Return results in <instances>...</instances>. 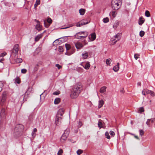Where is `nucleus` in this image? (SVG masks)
<instances>
[{
	"label": "nucleus",
	"mask_w": 155,
	"mask_h": 155,
	"mask_svg": "<svg viewBox=\"0 0 155 155\" xmlns=\"http://www.w3.org/2000/svg\"><path fill=\"white\" fill-rule=\"evenodd\" d=\"M82 89V86L81 84H79L74 85L73 88L70 94L71 98L72 99L77 98L80 93Z\"/></svg>",
	"instance_id": "nucleus-1"
},
{
	"label": "nucleus",
	"mask_w": 155,
	"mask_h": 155,
	"mask_svg": "<svg viewBox=\"0 0 155 155\" xmlns=\"http://www.w3.org/2000/svg\"><path fill=\"white\" fill-rule=\"evenodd\" d=\"M23 126L21 125H17L15 127L14 129L13 135L16 138L20 136L22 134V132L23 130L22 128Z\"/></svg>",
	"instance_id": "nucleus-2"
},
{
	"label": "nucleus",
	"mask_w": 155,
	"mask_h": 155,
	"mask_svg": "<svg viewBox=\"0 0 155 155\" xmlns=\"http://www.w3.org/2000/svg\"><path fill=\"white\" fill-rule=\"evenodd\" d=\"M121 1L122 0H112L111 4L112 8L115 10L118 9L122 4Z\"/></svg>",
	"instance_id": "nucleus-3"
},
{
	"label": "nucleus",
	"mask_w": 155,
	"mask_h": 155,
	"mask_svg": "<svg viewBox=\"0 0 155 155\" xmlns=\"http://www.w3.org/2000/svg\"><path fill=\"white\" fill-rule=\"evenodd\" d=\"M19 45L18 44H15L11 52L10 57L12 58L13 57H15L17 54L18 51Z\"/></svg>",
	"instance_id": "nucleus-4"
},
{
	"label": "nucleus",
	"mask_w": 155,
	"mask_h": 155,
	"mask_svg": "<svg viewBox=\"0 0 155 155\" xmlns=\"http://www.w3.org/2000/svg\"><path fill=\"white\" fill-rule=\"evenodd\" d=\"M7 98V94L6 92L5 91L2 93V98L0 100V104L2 106L4 104Z\"/></svg>",
	"instance_id": "nucleus-5"
},
{
	"label": "nucleus",
	"mask_w": 155,
	"mask_h": 155,
	"mask_svg": "<svg viewBox=\"0 0 155 155\" xmlns=\"http://www.w3.org/2000/svg\"><path fill=\"white\" fill-rule=\"evenodd\" d=\"M69 51H67L65 53V54L68 55H70L73 54L75 51V49L74 47H71Z\"/></svg>",
	"instance_id": "nucleus-6"
},
{
	"label": "nucleus",
	"mask_w": 155,
	"mask_h": 155,
	"mask_svg": "<svg viewBox=\"0 0 155 155\" xmlns=\"http://www.w3.org/2000/svg\"><path fill=\"white\" fill-rule=\"evenodd\" d=\"M120 38V36L119 33L117 34L116 35L114 36L112 39H114L113 40L114 44H115L118 41Z\"/></svg>",
	"instance_id": "nucleus-7"
},
{
	"label": "nucleus",
	"mask_w": 155,
	"mask_h": 155,
	"mask_svg": "<svg viewBox=\"0 0 155 155\" xmlns=\"http://www.w3.org/2000/svg\"><path fill=\"white\" fill-rule=\"evenodd\" d=\"M62 118L60 117L56 116L55 118V124L56 125H59L61 123Z\"/></svg>",
	"instance_id": "nucleus-8"
},
{
	"label": "nucleus",
	"mask_w": 155,
	"mask_h": 155,
	"mask_svg": "<svg viewBox=\"0 0 155 155\" xmlns=\"http://www.w3.org/2000/svg\"><path fill=\"white\" fill-rule=\"evenodd\" d=\"M82 33H84V35L83 36H80V37H79V38H81V39L82 38H85L87 37V36L88 35V33L87 31H80L79 32H78L77 33V34H80L81 35Z\"/></svg>",
	"instance_id": "nucleus-9"
},
{
	"label": "nucleus",
	"mask_w": 155,
	"mask_h": 155,
	"mask_svg": "<svg viewBox=\"0 0 155 155\" xmlns=\"http://www.w3.org/2000/svg\"><path fill=\"white\" fill-rule=\"evenodd\" d=\"M81 65L82 66L84 69L86 70H88L90 66V65L89 62H87L84 64L82 63H81Z\"/></svg>",
	"instance_id": "nucleus-10"
},
{
	"label": "nucleus",
	"mask_w": 155,
	"mask_h": 155,
	"mask_svg": "<svg viewBox=\"0 0 155 155\" xmlns=\"http://www.w3.org/2000/svg\"><path fill=\"white\" fill-rule=\"evenodd\" d=\"M154 119H148L147 122L146 124L149 127H151L152 126L153 122H154Z\"/></svg>",
	"instance_id": "nucleus-11"
},
{
	"label": "nucleus",
	"mask_w": 155,
	"mask_h": 155,
	"mask_svg": "<svg viewBox=\"0 0 155 155\" xmlns=\"http://www.w3.org/2000/svg\"><path fill=\"white\" fill-rule=\"evenodd\" d=\"M75 46L77 50L80 49L83 46L82 44L78 42L75 44Z\"/></svg>",
	"instance_id": "nucleus-12"
},
{
	"label": "nucleus",
	"mask_w": 155,
	"mask_h": 155,
	"mask_svg": "<svg viewBox=\"0 0 155 155\" xmlns=\"http://www.w3.org/2000/svg\"><path fill=\"white\" fill-rule=\"evenodd\" d=\"M146 96H147V94H150V96L151 97H153L154 96V92L151 91L149 90L146 89Z\"/></svg>",
	"instance_id": "nucleus-13"
},
{
	"label": "nucleus",
	"mask_w": 155,
	"mask_h": 155,
	"mask_svg": "<svg viewBox=\"0 0 155 155\" xmlns=\"http://www.w3.org/2000/svg\"><path fill=\"white\" fill-rule=\"evenodd\" d=\"M87 24V22H84L83 20H81L80 22H78L76 26L77 27H80L81 25H83Z\"/></svg>",
	"instance_id": "nucleus-14"
},
{
	"label": "nucleus",
	"mask_w": 155,
	"mask_h": 155,
	"mask_svg": "<svg viewBox=\"0 0 155 155\" xmlns=\"http://www.w3.org/2000/svg\"><path fill=\"white\" fill-rule=\"evenodd\" d=\"M145 19L144 18L142 17H140V18L138 21V24L139 25H141L144 22Z\"/></svg>",
	"instance_id": "nucleus-15"
},
{
	"label": "nucleus",
	"mask_w": 155,
	"mask_h": 155,
	"mask_svg": "<svg viewBox=\"0 0 155 155\" xmlns=\"http://www.w3.org/2000/svg\"><path fill=\"white\" fill-rule=\"evenodd\" d=\"M119 69V63L118 62L117 64L113 68V70L115 72L117 71Z\"/></svg>",
	"instance_id": "nucleus-16"
},
{
	"label": "nucleus",
	"mask_w": 155,
	"mask_h": 155,
	"mask_svg": "<svg viewBox=\"0 0 155 155\" xmlns=\"http://www.w3.org/2000/svg\"><path fill=\"white\" fill-rule=\"evenodd\" d=\"M82 58L84 59H86L87 58L88 56V53L87 52L85 51L84 53H83L82 54Z\"/></svg>",
	"instance_id": "nucleus-17"
},
{
	"label": "nucleus",
	"mask_w": 155,
	"mask_h": 155,
	"mask_svg": "<svg viewBox=\"0 0 155 155\" xmlns=\"http://www.w3.org/2000/svg\"><path fill=\"white\" fill-rule=\"evenodd\" d=\"M136 111L137 112L139 113H141L143 112H144V110L143 107H141L137 109Z\"/></svg>",
	"instance_id": "nucleus-18"
},
{
	"label": "nucleus",
	"mask_w": 155,
	"mask_h": 155,
	"mask_svg": "<svg viewBox=\"0 0 155 155\" xmlns=\"http://www.w3.org/2000/svg\"><path fill=\"white\" fill-rule=\"evenodd\" d=\"M104 104V101L103 100H101L99 101L98 103V108H100Z\"/></svg>",
	"instance_id": "nucleus-19"
},
{
	"label": "nucleus",
	"mask_w": 155,
	"mask_h": 155,
	"mask_svg": "<svg viewBox=\"0 0 155 155\" xmlns=\"http://www.w3.org/2000/svg\"><path fill=\"white\" fill-rule=\"evenodd\" d=\"M61 101V99L60 98H56L54 101V104H57L59 103Z\"/></svg>",
	"instance_id": "nucleus-20"
},
{
	"label": "nucleus",
	"mask_w": 155,
	"mask_h": 155,
	"mask_svg": "<svg viewBox=\"0 0 155 155\" xmlns=\"http://www.w3.org/2000/svg\"><path fill=\"white\" fill-rule=\"evenodd\" d=\"M119 21H116L113 25V28L115 29H116L119 25Z\"/></svg>",
	"instance_id": "nucleus-21"
},
{
	"label": "nucleus",
	"mask_w": 155,
	"mask_h": 155,
	"mask_svg": "<svg viewBox=\"0 0 155 155\" xmlns=\"http://www.w3.org/2000/svg\"><path fill=\"white\" fill-rule=\"evenodd\" d=\"M106 87L104 86L101 87L100 90V92L101 93H103L106 91Z\"/></svg>",
	"instance_id": "nucleus-22"
},
{
	"label": "nucleus",
	"mask_w": 155,
	"mask_h": 155,
	"mask_svg": "<svg viewBox=\"0 0 155 155\" xmlns=\"http://www.w3.org/2000/svg\"><path fill=\"white\" fill-rule=\"evenodd\" d=\"M79 13L81 15H83L85 12V10L84 9L81 8L79 10Z\"/></svg>",
	"instance_id": "nucleus-23"
},
{
	"label": "nucleus",
	"mask_w": 155,
	"mask_h": 155,
	"mask_svg": "<svg viewBox=\"0 0 155 155\" xmlns=\"http://www.w3.org/2000/svg\"><path fill=\"white\" fill-rule=\"evenodd\" d=\"M35 28L36 29L39 31H40L41 30V26L39 24L37 25Z\"/></svg>",
	"instance_id": "nucleus-24"
},
{
	"label": "nucleus",
	"mask_w": 155,
	"mask_h": 155,
	"mask_svg": "<svg viewBox=\"0 0 155 155\" xmlns=\"http://www.w3.org/2000/svg\"><path fill=\"white\" fill-rule=\"evenodd\" d=\"M91 37L92 39V41H94L96 37V34L95 33H93L91 34Z\"/></svg>",
	"instance_id": "nucleus-25"
},
{
	"label": "nucleus",
	"mask_w": 155,
	"mask_h": 155,
	"mask_svg": "<svg viewBox=\"0 0 155 155\" xmlns=\"http://www.w3.org/2000/svg\"><path fill=\"white\" fill-rule=\"evenodd\" d=\"M28 95H26L25 94L23 96V102L21 103V105L22 106V104L25 101H27V98L28 97Z\"/></svg>",
	"instance_id": "nucleus-26"
},
{
	"label": "nucleus",
	"mask_w": 155,
	"mask_h": 155,
	"mask_svg": "<svg viewBox=\"0 0 155 155\" xmlns=\"http://www.w3.org/2000/svg\"><path fill=\"white\" fill-rule=\"evenodd\" d=\"M40 4V0H36L35 2V3L34 5V8H36L37 6Z\"/></svg>",
	"instance_id": "nucleus-27"
},
{
	"label": "nucleus",
	"mask_w": 155,
	"mask_h": 155,
	"mask_svg": "<svg viewBox=\"0 0 155 155\" xmlns=\"http://www.w3.org/2000/svg\"><path fill=\"white\" fill-rule=\"evenodd\" d=\"M68 136H66V135L63 134L62 135L61 140H65L67 139Z\"/></svg>",
	"instance_id": "nucleus-28"
},
{
	"label": "nucleus",
	"mask_w": 155,
	"mask_h": 155,
	"mask_svg": "<svg viewBox=\"0 0 155 155\" xmlns=\"http://www.w3.org/2000/svg\"><path fill=\"white\" fill-rule=\"evenodd\" d=\"M65 46L66 48V50L68 51L69 50L71 47L70 45L68 44H66Z\"/></svg>",
	"instance_id": "nucleus-29"
},
{
	"label": "nucleus",
	"mask_w": 155,
	"mask_h": 155,
	"mask_svg": "<svg viewBox=\"0 0 155 155\" xmlns=\"http://www.w3.org/2000/svg\"><path fill=\"white\" fill-rule=\"evenodd\" d=\"M5 109L4 108H2L0 114L2 116H4L5 114Z\"/></svg>",
	"instance_id": "nucleus-30"
},
{
	"label": "nucleus",
	"mask_w": 155,
	"mask_h": 155,
	"mask_svg": "<svg viewBox=\"0 0 155 155\" xmlns=\"http://www.w3.org/2000/svg\"><path fill=\"white\" fill-rule=\"evenodd\" d=\"M41 38V35H37L36 37L35 38V41H38Z\"/></svg>",
	"instance_id": "nucleus-31"
},
{
	"label": "nucleus",
	"mask_w": 155,
	"mask_h": 155,
	"mask_svg": "<svg viewBox=\"0 0 155 155\" xmlns=\"http://www.w3.org/2000/svg\"><path fill=\"white\" fill-rule=\"evenodd\" d=\"M34 117V114H31L29 115L28 118L30 121H32Z\"/></svg>",
	"instance_id": "nucleus-32"
},
{
	"label": "nucleus",
	"mask_w": 155,
	"mask_h": 155,
	"mask_svg": "<svg viewBox=\"0 0 155 155\" xmlns=\"http://www.w3.org/2000/svg\"><path fill=\"white\" fill-rule=\"evenodd\" d=\"M15 61L16 63H18L22 62V60L21 58H17L15 59Z\"/></svg>",
	"instance_id": "nucleus-33"
},
{
	"label": "nucleus",
	"mask_w": 155,
	"mask_h": 155,
	"mask_svg": "<svg viewBox=\"0 0 155 155\" xmlns=\"http://www.w3.org/2000/svg\"><path fill=\"white\" fill-rule=\"evenodd\" d=\"M105 135L106 136V138H107V139H110V136L109 135V134L108 132L106 131L105 133Z\"/></svg>",
	"instance_id": "nucleus-34"
},
{
	"label": "nucleus",
	"mask_w": 155,
	"mask_h": 155,
	"mask_svg": "<svg viewBox=\"0 0 155 155\" xmlns=\"http://www.w3.org/2000/svg\"><path fill=\"white\" fill-rule=\"evenodd\" d=\"M69 134V130H68L66 129L65 130V131L64 132V133L63 134L66 135V136H67L68 137Z\"/></svg>",
	"instance_id": "nucleus-35"
},
{
	"label": "nucleus",
	"mask_w": 155,
	"mask_h": 155,
	"mask_svg": "<svg viewBox=\"0 0 155 155\" xmlns=\"http://www.w3.org/2000/svg\"><path fill=\"white\" fill-rule=\"evenodd\" d=\"M110 15H112L114 17H115L116 15V12L113 11L110 12Z\"/></svg>",
	"instance_id": "nucleus-36"
},
{
	"label": "nucleus",
	"mask_w": 155,
	"mask_h": 155,
	"mask_svg": "<svg viewBox=\"0 0 155 155\" xmlns=\"http://www.w3.org/2000/svg\"><path fill=\"white\" fill-rule=\"evenodd\" d=\"M44 24L46 28H48L50 24H48V23L46 22L45 20L44 21Z\"/></svg>",
	"instance_id": "nucleus-37"
},
{
	"label": "nucleus",
	"mask_w": 155,
	"mask_h": 155,
	"mask_svg": "<svg viewBox=\"0 0 155 155\" xmlns=\"http://www.w3.org/2000/svg\"><path fill=\"white\" fill-rule=\"evenodd\" d=\"M39 67V65L38 64H36L34 68V71H37L38 68Z\"/></svg>",
	"instance_id": "nucleus-38"
},
{
	"label": "nucleus",
	"mask_w": 155,
	"mask_h": 155,
	"mask_svg": "<svg viewBox=\"0 0 155 155\" xmlns=\"http://www.w3.org/2000/svg\"><path fill=\"white\" fill-rule=\"evenodd\" d=\"M15 82L18 83L20 84V78L18 77H17L15 79Z\"/></svg>",
	"instance_id": "nucleus-39"
},
{
	"label": "nucleus",
	"mask_w": 155,
	"mask_h": 155,
	"mask_svg": "<svg viewBox=\"0 0 155 155\" xmlns=\"http://www.w3.org/2000/svg\"><path fill=\"white\" fill-rule=\"evenodd\" d=\"M109 21V19L108 18L106 17L103 19V22L105 23H107Z\"/></svg>",
	"instance_id": "nucleus-40"
},
{
	"label": "nucleus",
	"mask_w": 155,
	"mask_h": 155,
	"mask_svg": "<svg viewBox=\"0 0 155 155\" xmlns=\"http://www.w3.org/2000/svg\"><path fill=\"white\" fill-rule=\"evenodd\" d=\"M83 151L82 150L80 149H79L77 151V153L78 155H80L83 153Z\"/></svg>",
	"instance_id": "nucleus-41"
},
{
	"label": "nucleus",
	"mask_w": 155,
	"mask_h": 155,
	"mask_svg": "<svg viewBox=\"0 0 155 155\" xmlns=\"http://www.w3.org/2000/svg\"><path fill=\"white\" fill-rule=\"evenodd\" d=\"M145 34V32L143 31H141L140 32V36L142 37L144 36Z\"/></svg>",
	"instance_id": "nucleus-42"
},
{
	"label": "nucleus",
	"mask_w": 155,
	"mask_h": 155,
	"mask_svg": "<svg viewBox=\"0 0 155 155\" xmlns=\"http://www.w3.org/2000/svg\"><path fill=\"white\" fill-rule=\"evenodd\" d=\"M139 132L140 133V135L141 136H142L144 134V132L142 130H139Z\"/></svg>",
	"instance_id": "nucleus-43"
},
{
	"label": "nucleus",
	"mask_w": 155,
	"mask_h": 155,
	"mask_svg": "<svg viewBox=\"0 0 155 155\" xmlns=\"http://www.w3.org/2000/svg\"><path fill=\"white\" fill-rule=\"evenodd\" d=\"M98 127L101 128L103 127V124L102 122L99 121L98 124Z\"/></svg>",
	"instance_id": "nucleus-44"
},
{
	"label": "nucleus",
	"mask_w": 155,
	"mask_h": 155,
	"mask_svg": "<svg viewBox=\"0 0 155 155\" xmlns=\"http://www.w3.org/2000/svg\"><path fill=\"white\" fill-rule=\"evenodd\" d=\"M150 14L149 11L148 10H146V17H150Z\"/></svg>",
	"instance_id": "nucleus-45"
},
{
	"label": "nucleus",
	"mask_w": 155,
	"mask_h": 155,
	"mask_svg": "<svg viewBox=\"0 0 155 155\" xmlns=\"http://www.w3.org/2000/svg\"><path fill=\"white\" fill-rule=\"evenodd\" d=\"M52 19L50 18H48L47 20V22L50 24H51L52 23Z\"/></svg>",
	"instance_id": "nucleus-46"
},
{
	"label": "nucleus",
	"mask_w": 155,
	"mask_h": 155,
	"mask_svg": "<svg viewBox=\"0 0 155 155\" xmlns=\"http://www.w3.org/2000/svg\"><path fill=\"white\" fill-rule=\"evenodd\" d=\"M63 153V150L61 149H60L58 153V155H61Z\"/></svg>",
	"instance_id": "nucleus-47"
},
{
	"label": "nucleus",
	"mask_w": 155,
	"mask_h": 155,
	"mask_svg": "<svg viewBox=\"0 0 155 155\" xmlns=\"http://www.w3.org/2000/svg\"><path fill=\"white\" fill-rule=\"evenodd\" d=\"M64 109L63 108H60L58 110V113H64Z\"/></svg>",
	"instance_id": "nucleus-48"
},
{
	"label": "nucleus",
	"mask_w": 155,
	"mask_h": 155,
	"mask_svg": "<svg viewBox=\"0 0 155 155\" xmlns=\"http://www.w3.org/2000/svg\"><path fill=\"white\" fill-rule=\"evenodd\" d=\"M111 59L110 58H109L106 60V63L107 65L110 64V61H111Z\"/></svg>",
	"instance_id": "nucleus-49"
},
{
	"label": "nucleus",
	"mask_w": 155,
	"mask_h": 155,
	"mask_svg": "<svg viewBox=\"0 0 155 155\" xmlns=\"http://www.w3.org/2000/svg\"><path fill=\"white\" fill-rule=\"evenodd\" d=\"M109 133L111 136H112L113 137H114V136L115 135V134L114 132L112 130H110V131Z\"/></svg>",
	"instance_id": "nucleus-50"
},
{
	"label": "nucleus",
	"mask_w": 155,
	"mask_h": 155,
	"mask_svg": "<svg viewBox=\"0 0 155 155\" xmlns=\"http://www.w3.org/2000/svg\"><path fill=\"white\" fill-rule=\"evenodd\" d=\"M7 54V53L5 52H4L0 54V57H4Z\"/></svg>",
	"instance_id": "nucleus-51"
},
{
	"label": "nucleus",
	"mask_w": 155,
	"mask_h": 155,
	"mask_svg": "<svg viewBox=\"0 0 155 155\" xmlns=\"http://www.w3.org/2000/svg\"><path fill=\"white\" fill-rule=\"evenodd\" d=\"M80 36L78 35V34H77V33L74 35V37L75 38L79 39H81V38L79 37Z\"/></svg>",
	"instance_id": "nucleus-52"
},
{
	"label": "nucleus",
	"mask_w": 155,
	"mask_h": 155,
	"mask_svg": "<svg viewBox=\"0 0 155 155\" xmlns=\"http://www.w3.org/2000/svg\"><path fill=\"white\" fill-rule=\"evenodd\" d=\"M27 72V70L25 69H22L21 70V72L23 74Z\"/></svg>",
	"instance_id": "nucleus-53"
},
{
	"label": "nucleus",
	"mask_w": 155,
	"mask_h": 155,
	"mask_svg": "<svg viewBox=\"0 0 155 155\" xmlns=\"http://www.w3.org/2000/svg\"><path fill=\"white\" fill-rule=\"evenodd\" d=\"M64 113H57V116H58V117H60L62 116H63V114Z\"/></svg>",
	"instance_id": "nucleus-54"
},
{
	"label": "nucleus",
	"mask_w": 155,
	"mask_h": 155,
	"mask_svg": "<svg viewBox=\"0 0 155 155\" xmlns=\"http://www.w3.org/2000/svg\"><path fill=\"white\" fill-rule=\"evenodd\" d=\"M58 49L60 51L63 52V48L61 46H59Z\"/></svg>",
	"instance_id": "nucleus-55"
},
{
	"label": "nucleus",
	"mask_w": 155,
	"mask_h": 155,
	"mask_svg": "<svg viewBox=\"0 0 155 155\" xmlns=\"http://www.w3.org/2000/svg\"><path fill=\"white\" fill-rule=\"evenodd\" d=\"M139 55L138 54H135L134 55V58L136 60H137L138 58H139Z\"/></svg>",
	"instance_id": "nucleus-56"
},
{
	"label": "nucleus",
	"mask_w": 155,
	"mask_h": 155,
	"mask_svg": "<svg viewBox=\"0 0 155 155\" xmlns=\"http://www.w3.org/2000/svg\"><path fill=\"white\" fill-rule=\"evenodd\" d=\"M3 86V84L2 83H0V92L2 90V88Z\"/></svg>",
	"instance_id": "nucleus-57"
},
{
	"label": "nucleus",
	"mask_w": 155,
	"mask_h": 155,
	"mask_svg": "<svg viewBox=\"0 0 155 155\" xmlns=\"http://www.w3.org/2000/svg\"><path fill=\"white\" fill-rule=\"evenodd\" d=\"M55 66L58 68V69H60L61 68V66L58 64H56Z\"/></svg>",
	"instance_id": "nucleus-58"
},
{
	"label": "nucleus",
	"mask_w": 155,
	"mask_h": 155,
	"mask_svg": "<svg viewBox=\"0 0 155 155\" xmlns=\"http://www.w3.org/2000/svg\"><path fill=\"white\" fill-rule=\"evenodd\" d=\"M82 124L81 121H79L78 123V127H80L82 126Z\"/></svg>",
	"instance_id": "nucleus-59"
},
{
	"label": "nucleus",
	"mask_w": 155,
	"mask_h": 155,
	"mask_svg": "<svg viewBox=\"0 0 155 155\" xmlns=\"http://www.w3.org/2000/svg\"><path fill=\"white\" fill-rule=\"evenodd\" d=\"M74 25L73 24H71L69 26H68V27H65V28H63L62 29H66V28H69V27H71L73 26Z\"/></svg>",
	"instance_id": "nucleus-60"
},
{
	"label": "nucleus",
	"mask_w": 155,
	"mask_h": 155,
	"mask_svg": "<svg viewBox=\"0 0 155 155\" xmlns=\"http://www.w3.org/2000/svg\"><path fill=\"white\" fill-rule=\"evenodd\" d=\"M17 17H13L11 18V20L13 21L17 19Z\"/></svg>",
	"instance_id": "nucleus-61"
},
{
	"label": "nucleus",
	"mask_w": 155,
	"mask_h": 155,
	"mask_svg": "<svg viewBox=\"0 0 155 155\" xmlns=\"http://www.w3.org/2000/svg\"><path fill=\"white\" fill-rule=\"evenodd\" d=\"M59 94H60V92H57V91H55V92H54L53 93V95H58Z\"/></svg>",
	"instance_id": "nucleus-62"
},
{
	"label": "nucleus",
	"mask_w": 155,
	"mask_h": 155,
	"mask_svg": "<svg viewBox=\"0 0 155 155\" xmlns=\"http://www.w3.org/2000/svg\"><path fill=\"white\" fill-rule=\"evenodd\" d=\"M67 37H64L63 38H59L58 39L54 41V42H57V41H59V39H63L64 38H66Z\"/></svg>",
	"instance_id": "nucleus-63"
},
{
	"label": "nucleus",
	"mask_w": 155,
	"mask_h": 155,
	"mask_svg": "<svg viewBox=\"0 0 155 155\" xmlns=\"http://www.w3.org/2000/svg\"><path fill=\"white\" fill-rule=\"evenodd\" d=\"M134 137L136 138V139H137V140H139V138L138 137V136H137V135H134Z\"/></svg>",
	"instance_id": "nucleus-64"
}]
</instances>
